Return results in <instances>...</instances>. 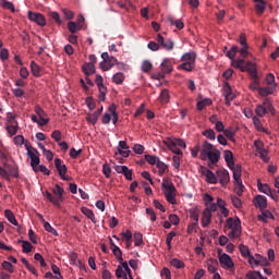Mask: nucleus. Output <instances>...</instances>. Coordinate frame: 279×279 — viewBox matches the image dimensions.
Returning <instances> with one entry per match:
<instances>
[{
  "mask_svg": "<svg viewBox=\"0 0 279 279\" xmlns=\"http://www.w3.org/2000/svg\"><path fill=\"white\" fill-rule=\"evenodd\" d=\"M270 114L274 117L276 114V109L274 108V104L269 98H265L262 105H257L255 108V114L258 117H265V114Z\"/></svg>",
  "mask_w": 279,
  "mask_h": 279,
  "instance_id": "1",
  "label": "nucleus"
},
{
  "mask_svg": "<svg viewBox=\"0 0 279 279\" xmlns=\"http://www.w3.org/2000/svg\"><path fill=\"white\" fill-rule=\"evenodd\" d=\"M161 189L167 202H169V204H175V185H173L169 180L163 179Z\"/></svg>",
  "mask_w": 279,
  "mask_h": 279,
  "instance_id": "2",
  "label": "nucleus"
},
{
  "mask_svg": "<svg viewBox=\"0 0 279 279\" xmlns=\"http://www.w3.org/2000/svg\"><path fill=\"white\" fill-rule=\"evenodd\" d=\"M227 228L231 230L228 234L229 238L231 239H240L241 238V220L239 218L233 219V218H228Z\"/></svg>",
  "mask_w": 279,
  "mask_h": 279,
  "instance_id": "3",
  "label": "nucleus"
},
{
  "mask_svg": "<svg viewBox=\"0 0 279 279\" xmlns=\"http://www.w3.org/2000/svg\"><path fill=\"white\" fill-rule=\"evenodd\" d=\"M254 146L256 148V151L259 154L260 160H263V162H269V150L265 148V144L263 143V141H255Z\"/></svg>",
  "mask_w": 279,
  "mask_h": 279,
  "instance_id": "4",
  "label": "nucleus"
},
{
  "mask_svg": "<svg viewBox=\"0 0 279 279\" xmlns=\"http://www.w3.org/2000/svg\"><path fill=\"white\" fill-rule=\"evenodd\" d=\"M156 40L159 45V49H165L166 51H173L175 47V41H173V39H166L160 34L157 35Z\"/></svg>",
  "mask_w": 279,
  "mask_h": 279,
  "instance_id": "5",
  "label": "nucleus"
},
{
  "mask_svg": "<svg viewBox=\"0 0 279 279\" xmlns=\"http://www.w3.org/2000/svg\"><path fill=\"white\" fill-rule=\"evenodd\" d=\"M218 259L223 269H232V267H234V262H232V257H230V255L226 253L221 254V251H218Z\"/></svg>",
  "mask_w": 279,
  "mask_h": 279,
  "instance_id": "6",
  "label": "nucleus"
},
{
  "mask_svg": "<svg viewBox=\"0 0 279 279\" xmlns=\"http://www.w3.org/2000/svg\"><path fill=\"white\" fill-rule=\"evenodd\" d=\"M239 43L242 46V48L239 50L241 58H247V56H250V45H247V37H245V34L242 33L240 35Z\"/></svg>",
  "mask_w": 279,
  "mask_h": 279,
  "instance_id": "7",
  "label": "nucleus"
},
{
  "mask_svg": "<svg viewBox=\"0 0 279 279\" xmlns=\"http://www.w3.org/2000/svg\"><path fill=\"white\" fill-rule=\"evenodd\" d=\"M28 19L33 23H36V25H39V27H45V25H47V20L41 13H34L32 11H28Z\"/></svg>",
  "mask_w": 279,
  "mask_h": 279,
  "instance_id": "8",
  "label": "nucleus"
},
{
  "mask_svg": "<svg viewBox=\"0 0 279 279\" xmlns=\"http://www.w3.org/2000/svg\"><path fill=\"white\" fill-rule=\"evenodd\" d=\"M26 156H28V158L31 159V167L32 169H37V167L40 165V153L38 151V149H34V150H28V153H26Z\"/></svg>",
  "mask_w": 279,
  "mask_h": 279,
  "instance_id": "9",
  "label": "nucleus"
},
{
  "mask_svg": "<svg viewBox=\"0 0 279 279\" xmlns=\"http://www.w3.org/2000/svg\"><path fill=\"white\" fill-rule=\"evenodd\" d=\"M216 178L218 182L221 184V186H228L230 182V172H228V170L226 169L218 170L216 172Z\"/></svg>",
  "mask_w": 279,
  "mask_h": 279,
  "instance_id": "10",
  "label": "nucleus"
},
{
  "mask_svg": "<svg viewBox=\"0 0 279 279\" xmlns=\"http://www.w3.org/2000/svg\"><path fill=\"white\" fill-rule=\"evenodd\" d=\"M35 112H36L37 117H39V121H40V122H38V126L45 128V125H47V123H49V119H47V112H45V110L38 105L35 106Z\"/></svg>",
  "mask_w": 279,
  "mask_h": 279,
  "instance_id": "11",
  "label": "nucleus"
},
{
  "mask_svg": "<svg viewBox=\"0 0 279 279\" xmlns=\"http://www.w3.org/2000/svg\"><path fill=\"white\" fill-rule=\"evenodd\" d=\"M223 96L226 99V105L231 106L232 100H234V97H236V96L234 95V93H232V87L230 86V83H225Z\"/></svg>",
  "mask_w": 279,
  "mask_h": 279,
  "instance_id": "12",
  "label": "nucleus"
},
{
  "mask_svg": "<svg viewBox=\"0 0 279 279\" xmlns=\"http://www.w3.org/2000/svg\"><path fill=\"white\" fill-rule=\"evenodd\" d=\"M215 146L210 142L205 141L201 147V160H206V156L215 150Z\"/></svg>",
  "mask_w": 279,
  "mask_h": 279,
  "instance_id": "13",
  "label": "nucleus"
},
{
  "mask_svg": "<svg viewBox=\"0 0 279 279\" xmlns=\"http://www.w3.org/2000/svg\"><path fill=\"white\" fill-rule=\"evenodd\" d=\"M54 167L62 180H66V165L62 163V159L56 158L54 159Z\"/></svg>",
  "mask_w": 279,
  "mask_h": 279,
  "instance_id": "14",
  "label": "nucleus"
},
{
  "mask_svg": "<svg viewBox=\"0 0 279 279\" xmlns=\"http://www.w3.org/2000/svg\"><path fill=\"white\" fill-rule=\"evenodd\" d=\"M161 71L162 73H159L160 80L165 77V73H171V71H173V64H171L170 59H163L161 62Z\"/></svg>",
  "mask_w": 279,
  "mask_h": 279,
  "instance_id": "15",
  "label": "nucleus"
},
{
  "mask_svg": "<svg viewBox=\"0 0 279 279\" xmlns=\"http://www.w3.org/2000/svg\"><path fill=\"white\" fill-rule=\"evenodd\" d=\"M244 73H248L252 80H258V70H256V64L252 63L251 61H246V68H244Z\"/></svg>",
  "mask_w": 279,
  "mask_h": 279,
  "instance_id": "16",
  "label": "nucleus"
},
{
  "mask_svg": "<svg viewBox=\"0 0 279 279\" xmlns=\"http://www.w3.org/2000/svg\"><path fill=\"white\" fill-rule=\"evenodd\" d=\"M223 158H225V162H227V166L229 167V169H233L234 154H232V150H230V149L223 150Z\"/></svg>",
  "mask_w": 279,
  "mask_h": 279,
  "instance_id": "17",
  "label": "nucleus"
},
{
  "mask_svg": "<svg viewBox=\"0 0 279 279\" xmlns=\"http://www.w3.org/2000/svg\"><path fill=\"white\" fill-rule=\"evenodd\" d=\"M203 175H205L206 178V182H208V184H217L218 180H217V174H214V172L211 170L208 169H204L202 171Z\"/></svg>",
  "mask_w": 279,
  "mask_h": 279,
  "instance_id": "18",
  "label": "nucleus"
},
{
  "mask_svg": "<svg viewBox=\"0 0 279 279\" xmlns=\"http://www.w3.org/2000/svg\"><path fill=\"white\" fill-rule=\"evenodd\" d=\"M220 158H221V151H219V149L217 148L213 153L206 156V160H209L210 165H217Z\"/></svg>",
  "mask_w": 279,
  "mask_h": 279,
  "instance_id": "19",
  "label": "nucleus"
},
{
  "mask_svg": "<svg viewBox=\"0 0 279 279\" xmlns=\"http://www.w3.org/2000/svg\"><path fill=\"white\" fill-rule=\"evenodd\" d=\"M255 1V12L258 14V16H262V14L267 10V2L265 0H254Z\"/></svg>",
  "mask_w": 279,
  "mask_h": 279,
  "instance_id": "20",
  "label": "nucleus"
},
{
  "mask_svg": "<svg viewBox=\"0 0 279 279\" xmlns=\"http://www.w3.org/2000/svg\"><path fill=\"white\" fill-rule=\"evenodd\" d=\"M230 169L233 172L234 184H243V181L241 180V165L234 166Z\"/></svg>",
  "mask_w": 279,
  "mask_h": 279,
  "instance_id": "21",
  "label": "nucleus"
},
{
  "mask_svg": "<svg viewBox=\"0 0 279 279\" xmlns=\"http://www.w3.org/2000/svg\"><path fill=\"white\" fill-rule=\"evenodd\" d=\"M274 93H276V87L270 85L258 88V95H260V97H269V95H274Z\"/></svg>",
  "mask_w": 279,
  "mask_h": 279,
  "instance_id": "22",
  "label": "nucleus"
},
{
  "mask_svg": "<svg viewBox=\"0 0 279 279\" xmlns=\"http://www.w3.org/2000/svg\"><path fill=\"white\" fill-rule=\"evenodd\" d=\"M255 206H256V208H259L260 210H265V208H267V197L257 195L255 197Z\"/></svg>",
  "mask_w": 279,
  "mask_h": 279,
  "instance_id": "23",
  "label": "nucleus"
},
{
  "mask_svg": "<svg viewBox=\"0 0 279 279\" xmlns=\"http://www.w3.org/2000/svg\"><path fill=\"white\" fill-rule=\"evenodd\" d=\"M70 260L72 262L75 267H78L81 270H85L86 266H84V263L80 260V257L77 256V253H71Z\"/></svg>",
  "mask_w": 279,
  "mask_h": 279,
  "instance_id": "24",
  "label": "nucleus"
},
{
  "mask_svg": "<svg viewBox=\"0 0 279 279\" xmlns=\"http://www.w3.org/2000/svg\"><path fill=\"white\" fill-rule=\"evenodd\" d=\"M210 221H213V214H210V211L204 209L203 217H202L203 228H208V226H210Z\"/></svg>",
  "mask_w": 279,
  "mask_h": 279,
  "instance_id": "25",
  "label": "nucleus"
},
{
  "mask_svg": "<svg viewBox=\"0 0 279 279\" xmlns=\"http://www.w3.org/2000/svg\"><path fill=\"white\" fill-rule=\"evenodd\" d=\"M53 194L57 196L56 199L57 202L60 204L61 202H64V189H62V186H60L59 184H56L54 189H53Z\"/></svg>",
  "mask_w": 279,
  "mask_h": 279,
  "instance_id": "26",
  "label": "nucleus"
},
{
  "mask_svg": "<svg viewBox=\"0 0 279 279\" xmlns=\"http://www.w3.org/2000/svg\"><path fill=\"white\" fill-rule=\"evenodd\" d=\"M196 59H197V56L195 54V52H185L181 57V62H187V63L195 64Z\"/></svg>",
  "mask_w": 279,
  "mask_h": 279,
  "instance_id": "27",
  "label": "nucleus"
},
{
  "mask_svg": "<svg viewBox=\"0 0 279 279\" xmlns=\"http://www.w3.org/2000/svg\"><path fill=\"white\" fill-rule=\"evenodd\" d=\"M246 64L247 62H245V58L243 57L241 59L233 60L232 62V66H234L235 69H240L242 73H245Z\"/></svg>",
  "mask_w": 279,
  "mask_h": 279,
  "instance_id": "28",
  "label": "nucleus"
},
{
  "mask_svg": "<svg viewBox=\"0 0 279 279\" xmlns=\"http://www.w3.org/2000/svg\"><path fill=\"white\" fill-rule=\"evenodd\" d=\"M38 217H39L40 221L44 222V228H45L46 232L53 234V236H58V231L53 227H51V225L49 222L45 221V218L43 217V215H39Z\"/></svg>",
  "mask_w": 279,
  "mask_h": 279,
  "instance_id": "29",
  "label": "nucleus"
},
{
  "mask_svg": "<svg viewBox=\"0 0 279 279\" xmlns=\"http://www.w3.org/2000/svg\"><path fill=\"white\" fill-rule=\"evenodd\" d=\"M4 168L7 169V172L9 173V177L12 178H19V168L9 163H4Z\"/></svg>",
  "mask_w": 279,
  "mask_h": 279,
  "instance_id": "30",
  "label": "nucleus"
},
{
  "mask_svg": "<svg viewBox=\"0 0 279 279\" xmlns=\"http://www.w3.org/2000/svg\"><path fill=\"white\" fill-rule=\"evenodd\" d=\"M4 217L10 223H12V226H19V221H16V216H14V213H12V210L5 209Z\"/></svg>",
  "mask_w": 279,
  "mask_h": 279,
  "instance_id": "31",
  "label": "nucleus"
},
{
  "mask_svg": "<svg viewBox=\"0 0 279 279\" xmlns=\"http://www.w3.org/2000/svg\"><path fill=\"white\" fill-rule=\"evenodd\" d=\"M166 142L170 143V145H174L175 147H183L186 149V143L180 138H167Z\"/></svg>",
  "mask_w": 279,
  "mask_h": 279,
  "instance_id": "32",
  "label": "nucleus"
},
{
  "mask_svg": "<svg viewBox=\"0 0 279 279\" xmlns=\"http://www.w3.org/2000/svg\"><path fill=\"white\" fill-rule=\"evenodd\" d=\"M156 167L158 169V175H160V177L165 175V173L167 171H169V166H167V163H165L160 160H157Z\"/></svg>",
  "mask_w": 279,
  "mask_h": 279,
  "instance_id": "33",
  "label": "nucleus"
},
{
  "mask_svg": "<svg viewBox=\"0 0 279 279\" xmlns=\"http://www.w3.org/2000/svg\"><path fill=\"white\" fill-rule=\"evenodd\" d=\"M102 61L99 63V66L102 71H110V66L108 65V52L101 53Z\"/></svg>",
  "mask_w": 279,
  "mask_h": 279,
  "instance_id": "34",
  "label": "nucleus"
},
{
  "mask_svg": "<svg viewBox=\"0 0 279 279\" xmlns=\"http://www.w3.org/2000/svg\"><path fill=\"white\" fill-rule=\"evenodd\" d=\"M258 265H260L262 267H269V260L267 259V257L256 255L255 267H258Z\"/></svg>",
  "mask_w": 279,
  "mask_h": 279,
  "instance_id": "35",
  "label": "nucleus"
},
{
  "mask_svg": "<svg viewBox=\"0 0 279 279\" xmlns=\"http://www.w3.org/2000/svg\"><path fill=\"white\" fill-rule=\"evenodd\" d=\"M163 145H166V147H168V149H170L172 154H175L177 156H182V150L178 148V146L171 145V143L167 142L166 140L163 141Z\"/></svg>",
  "mask_w": 279,
  "mask_h": 279,
  "instance_id": "36",
  "label": "nucleus"
},
{
  "mask_svg": "<svg viewBox=\"0 0 279 279\" xmlns=\"http://www.w3.org/2000/svg\"><path fill=\"white\" fill-rule=\"evenodd\" d=\"M83 73L88 77V75H93L95 73V64L93 63H85L83 65Z\"/></svg>",
  "mask_w": 279,
  "mask_h": 279,
  "instance_id": "37",
  "label": "nucleus"
},
{
  "mask_svg": "<svg viewBox=\"0 0 279 279\" xmlns=\"http://www.w3.org/2000/svg\"><path fill=\"white\" fill-rule=\"evenodd\" d=\"M83 215H86L94 223H97V218H95V213L93 209H89L87 207H82Z\"/></svg>",
  "mask_w": 279,
  "mask_h": 279,
  "instance_id": "38",
  "label": "nucleus"
},
{
  "mask_svg": "<svg viewBox=\"0 0 279 279\" xmlns=\"http://www.w3.org/2000/svg\"><path fill=\"white\" fill-rule=\"evenodd\" d=\"M37 168H33V171L35 172V173H44V175H50L51 174V171H49V169L48 168H46V166L45 165H38V166H36Z\"/></svg>",
  "mask_w": 279,
  "mask_h": 279,
  "instance_id": "39",
  "label": "nucleus"
},
{
  "mask_svg": "<svg viewBox=\"0 0 279 279\" xmlns=\"http://www.w3.org/2000/svg\"><path fill=\"white\" fill-rule=\"evenodd\" d=\"M31 71L34 77H40V65L36 61H31Z\"/></svg>",
  "mask_w": 279,
  "mask_h": 279,
  "instance_id": "40",
  "label": "nucleus"
},
{
  "mask_svg": "<svg viewBox=\"0 0 279 279\" xmlns=\"http://www.w3.org/2000/svg\"><path fill=\"white\" fill-rule=\"evenodd\" d=\"M124 81H125V75L121 72H118L112 76L113 84L121 85L123 84Z\"/></svg>",
  "mask_w": 279,
  "mask_h": 279,
  "instance_id": "41",
  "label": "nucleus"
},
{
  "mask_svg": "<svg viewBox=\"0 0 279 279\" xmlns=\"http://www.w3.org/2000/svg\"><path fill=\"white\" fill-rule=\"evenodd\" d=\"M265 82L267 86H274L276 88L278 85L276 84V76L272 73H268L265 77Z\"/></svg>",
  "mask_w": 279,
  "mask_h": 279,
  "instance_id": "42",
  "label": "nucleus"
},
{
  "mask_svg": "<svg viewBox=\"0 0 279 279\" xmlns=\"http://www.w3.org/2000/svg\"><path fill=\"white\" fill-rule=\"evenodd\" d=\"M213 104V100L209 98H205L196 104L197 110L202 111L206 106H210Z\"/></svg>",
  "mask_w": 279,
  "mask_h": 279,
  "instance_id": "43",
  "label": "nucleus"
},
{
  "mask_svg": "<svg viewBox=\"0 0 279 279\" xmlns=\"http://www.w3.org/2000/svg\"><path fill=\"white\" fill-rule=\"evenodd\" d=\"M169 89H162L158 99L161 101V104H167L170 99Z\"/></svg>",
  "mask_w": 279,
  "mask_h": 279,
  "instance_id": "44",
  "label": "nucleus"
},
{
  "mask_svg": "<svg viewBox=\"0 0 279 279\" xmlns=\"http://www.w3.org/2000/svg\"><path fill=\"white\" fill-rule=\"evenodd\" d=\"M68 29L71 34H77V32H80V29H82V26H80L77 23L75 22H69L68 23Z\"/></svg>",
  "mask_w": 279,
  "mask_h": 279,
  "instance_id": "45",
  "label": "nucleus"
},
{
  "mask_svg": "<svg viewBox=\"0 0 279 279\" xmlns=\"http://www.w3.org/2000/svg\"><path fill=\"white\" fill-rule=\"evenodd\" d=\"M20 243H22V252L24 254H29V252L34 250V245H32V243H29L28 241H20Z\"/></svg>",
  "mask_w": 279,
  "mask_h": 279,
  "instance_id": "46",
  "label": "nucleus"
},
{
  "mask_svg": "<svg viewBox=\"0 0 279 279\" xmlns=\"http://www.w3.org/2000/svg\"><path fill=\"white\" fill-rule=\"evenodd\" d=\"M98 90H99L98 99L100 101H106V95L108 94V88H106V86L104 85H98Z\"/></svg>",
  "mask_w": 279,
  "mask_h": 279,
  "instance_id": "47",
  "label": "nucleus"
},
{
  "mask_svg": "<svg viewBox=\"0 0 279 279\" xmlns=\"http://www.w3.org/2000/svg\"><path fill=\"white\" fill-rule=\"evenodd\" d=\"M246 278L247 279H265V277H263V274H260V271L258 270L248 271L246 274Z\"/></svg>",
  "mask_w": 279,
  "mask_h": 279,
  "instance_id": "48",
  "label": "nucleus"
},
{
  "mask_svg": "<svg viewBox=\"0 0 279 279\" xmlns=\"http://www.w3.org/2000/svg\"><path fill=\"white\" fill-rule=\"evenodd\" d=\"M111 251L113 253V256L118 258L119 263H123V253L121 252V248L119 246H113Z\"/></svg>",
  "mask_w": 279,
  "mask_h": 279,
  "instance_id": "49",
  "label": "nucleus"
},
{
  "mask_svg": "<svg viewBox=\"0 0 279 279\" xmlns=\"http://www.w3.org/2000/svg\"><path fill=\"white\" fill-rule=\"evenodd\" d=\"M179 69H181L182 71H186L187 73H191V71L195 69V63L183 62L179 65Z\"/></svg>",
  "mask_w": 279,
  "mask_h": 279,
  "instance_id": "50",
  "label": "nucleus"
},
{
  "mask_svg": "<svg viewBox=\"0 0 279 279\" xmlns=\"http://www.w3.org/2000/svg\"><path fill=\"white\" fill-rule=\"evenodd\" d=\"M203 136H205V138H208L209 141H215V138H217L215 131L213 129H207L205 131H203Z\"/></svg>",
  "mask_w": 279,
  "mask_h": 279,
  "instance_id": "51",
  "label": "nucleus"
},
{
  "mask_svg": "<svg viewBox=\"0 0 279 279\" xmlns=\"http://www.w3.org/2000/svg\"><path fill=\"white\" fill-rule=\"evenodd\" d=\"M170 265L172 267H175V269H184V267H185L184 263L181 259H178V258H172L170 260Z\"/></svg>",
  "mask_w": 279,
  "mask_h": 279,
  "instance_id": "52",
  "label": "nucleus"
},
{
  "mask_svg": "<svg viewBox=\"0 0 279 279\" xmlns=\"http://www.w3.org/2000/svg\"><path fill=\"white\" fill-rule=\"evenodd\" d=\"M171 25H174L177 29H184V22L182 20H173V17L168 19Z\"/></svg>",
  "mask_w": 279,
  "mask_h": 279,
  "instance_id": "53",
  "label": "nucleus"
},
{
  "mask_svg": "<svg viewBox=\"0 0 279 279\" xmlns=\"http://www.w3.org/2000/svg\"><path fill=\"white\" fill-rule=\"evenodd\" d=\"M223 134H225L226 138L231 141L232 143L235 142L234 136H236V133L232 129H226L223 131Z\"/></svg>",
  "mask_w": 279,
  "mask_h": 279,
  "instance_id": "54",
  "label": "nucleus"
},
{
  "mask_svg": "<svg viewBox=\"0 0 279 279\" xmlns=\"http://www.w3.org/2000/svg\"><path fill=\"white\" fill-rule=\"evenodd\" d=\"M257 186H258V191H260L262 193H265V195H269V193H271V187H269L268 184H263L258 182Z\"/></svg>",
  "mask_w": 279,
  "mask_h": 279,
  "instance_id": "55",
  "label": "nucleus"
},
{
  "mask_svg": "<svg viewBox=\"0 0 279 279\" xmlns=\"http://www.w3.org/2000/svg\"><path fill=\"white\" fill-rule=\"evenodd\" d=\"M46 197L48 201L51 202V204H53V206H57V208H62V205L58 203V198L53 197V195L50 192H46Z\"/></svg>",
  "mask_w": 279,
  "mask_h": 279,
  "instance_id": "56",
  "label": "nucleus"
},
{
  "mask_svg": "<svg viewBox=\"0 0 279 279\" xmlns=\"http://www.w3.org/2000/svg\"><path fill=\"white\" fill-rule=\"evenodd\" d=\"M239 251H240V254H242V256H244V258H247V256H250L252 254L250 252V247H247L244 244L239 245Z\"/></svg>",
  "mask_w": 279,
  "mask_h": 279,
  "instance_id": "57",
  "label": "nucleus"
},
{
  "mask_svg": "<svg viewBox=\"0 0 279 279\" xmlns=\"http://www.w3.org/2000/svg\"><path fill=\"white\" fill-rule=\"evenodd\" d=\"M236 53H239V47L232 46L231 49L227 52L229 60H234Z\"/></svg>",
  "mask_w": 279,
  "mask_h": 279,
  "instance_id": "58",
  "label": "nucleus"
},
{
  "mask_svg": "<svg viewBox=\"0 0 279 279\" xmlns=\"http://www.w3.org/2000/svg\"><path fill=\"white\" fill-rule=\"evenodd\" d=\"M144 158L146 162H148V165H151V166L158 165V160H160L156 156H151V155H145Z\"/></svg>",
  "mask_w": 279,
  "mask_h": 279,
  "instance_id": "59",
  "label": "nucleus"
},
{
  "mask_svg": "<svg viewBox=\"0 0 279 279\" xmlns=\"http://www.w3.org/2000/svg\"><path fill=\"white\" fill-rule=\"evenodd\" d=\"M50 19L57 23V25H60L62 23V19H60V13L59 12H50L49 13Z\"/></svg>",
  "mask_w": 279,
  "mask_h": 279,
  "instance_id": "60",
  "label": "nucleus"
},
{
  "mask_svg": "<svg viewBox=\"0 0 279 279\" xmlns=\"http://www.w3.org/2000/svg\"><path fill=\"white\" fill-rule=\"evenodd\" d=\"M230 199H231L234 208H241V206H243V203L241 202V198L236 197L235 195H231Z\"/></svg>",
  "mask_w": 279,
  "mask_h": 279,
  "instance_id": "61",
  "label": "nucleus"
},
{
  "mask_svg": "<svg viewBox=\"0 0 279 279\" xmlns=\"http://www.w3.org/2000/svg\"><path fill=\"white\" fill-rule=\"evenodd\" d=\"M116 276L117 278L128 279V272L123 271V267L121 266H118V268L116 269Z\"/></svg>",
  "mask_w": 279,
  "mask_h": 279,
  "instance_id": "62",
  "label": "nucleus"
},
{
  "mask_svg": "<svg viewBox=\"0 0 279 279\" xmlns=\"http://www.w3.org/2000/svg\"><path fill=\"white\" fill-rule=\"evenodd\" d=\"M134 241H135L136 247L143 245V233H140V232L134 233Z\"/></svg>",
  "mask_w": 279,
  "mask_h": 279,
  "instance_id": "63",
  "label": "nucleus"
},
{
  "mask_svg": "<svg viewBox=\"0 0 279 279\" xmlns=\"http://www.w3.org/2000/svg\"><path fill=\"white\" fill-rule=\"evenodd\" d=\"M175 231H171L170 233H168L167 238H166V244L168 246V250H171V241H173V238L175 236Z\"/></svg>",
  "mask_w": 279,
  "mask_h": 279,
  "instance_id": "64",
  "label": "nucleus"
}]
</instances>
